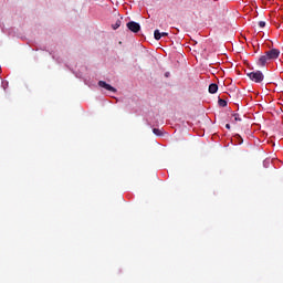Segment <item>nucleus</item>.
Returning <instances> with one entry per match:
<instances>
[{"instance_id":"obj_1","label":"nucleus","mask_w":283,"mask_h":283,"mask_svg":"<svg viewBox=\"0 0 283 283\" xmlns=\"http://www.w3.org/2000/svg\"><path fill=\"white\" fill-rule=\"evenodd\" d=\"M276 59H280V50L272 49L270 51H266L264 55H261L259 60L256 61V65L259 67H264L269 61H275Z\"/></svg>"},{"instance_id":"obj_2","label":"nucleus","mask_w":283,"mask_h":283,"mask_svg":"<svg viewBox=\"0 0 283 283\" xmlns=\"http://www.w3.org/2000/svg\"><path fill=\"white\" fill-rule=\"evenodd\" d=\"M248 77L250 81H253V83H262V81H264V73H262V71H253L248 73Z\"/></svg>"},{"instance_id":"obj_3","label":"nucleus","mask_w":283,"mask_h":283,"mask_svg":"<svg viewBox=\"0 0 283 283\" xmlns=\"http://www.w3.org/2000/svg\"><path fill=\"white\" fill-rule=\"evenodd\" d=\"M126 25L128 30H130V32H134L135 34L140 32V24L135 21H130Z\"/></svg>"},{"instance_id":"obj_4","label":"nucleus","mask_w":283,"mask_h":283,"mask_svg":"<svg viewBox=\"0 0 283 283\" xmlns=\"http://www.w3.org/2000/svg\"><path fill=\"white\" fill-rule=\"evenodd\" d=\"M99 87H103L104 90H107L108 92H116V88L112 85L107 84L105 81L98 82Z\"/></svg>"},{"instance_id":"obj_5","label":"nucleus","mask_w":283,"mask_h":283,"mask_svg":"<svg viewBox=\"0 0 283 283\" xmlns=\"http://www.w3.org/2000/svg\"><path fill=\"white\" fill-rule=\"evenodd\" d=\"M208 90L210 94H216V92H218V84L216 83L210 84Z\"/></svg>"},{"instance_id":"obj_6","label":"nucleus","mask_w":283,"mask_h":283,"mask_svg":"<svg viewBox=\"0 0 283 283\" xmlns=\"http://www.w3.org/2000/svg\"><path fill=\"white\" fill-rule=\"evenodd\" d=\"M154 36L156 41H160V39H163L160 30H155Z\"/></svg>"},{"instance_id":"obj_7","label":"nucleus","mask_w":283,"mask_h":283,"mask_svg":"<svg viewBox=\"0 0 283 283\" xmlns=\"http://www.w3.org/2000/svg\"><path fill=\"white\" fill-rule=\"evenodd\" d=\"M120 20H117L113 25H112V28H113V30H118V28H120Z\"/></svg>"},{"instance_id":"obj_8","label":"nucleus","mask_w":283,"mask_h":283,"mask_svg":"<svg viewBox=\"0 0 283 283\" xmlns=\"http://www.w3.org/2000/svg\"><path fill=\"white\" fill-rule=\"evenodd\" d=\"M234 118V123H240L242 120V118H240V114L235 113L232 115Z\"/></svg>"},{"instance_id":"obj_9","label":"nucleus","mask_w":283,"mask_h":283,"mask_svg":"<svg viewBox=\"0 0 283 283\" xmlns=\"http://www.w3.org/2000/svg\"><path fill=\"white\" fill-rule=\"evenodd\" d=\"M153 134H155V136H163V130H160L158 128H154Z\"/></svg>"},{"instance_id":"obj_10","label":"nucleus","mask_w":283,"mask_h":283,"mask_svg":"<svg viewBox=\"0 0 283 283\" xmlns=\"http://www.w3.org/2000/svg\"><path fill=\"white\" fill-rule=\"evenodd\" d=\"M218 103L220 107H227V101L219 98Z\"/></svg>"},{"instance_id":"obj_11","label":"nucleus","mask_w":283,"mask_h":283,"mask_svg":"<svg viewBox=\"0 0 283 283\" xmlns=\"http://www.w3.org/2000/svg\"><path fill=\"white\" fill-rule=\"evenodd\" d=\"M259 27H261V28H265V27H266V22H264V21H260V22H259Z\"/></svg>"},{"instance_id":"obj_12","label":"nucleus","mask_w":283,"mask_h":283,"mask_svg":"<svg viewBox=\"0 0 283 283\" xmlns=\"http://www.w3.org/2000/svg\"><path fill=\"white\" fill-rule=\"evenodd\" d=\"M169 35V33H167V32H161V38L163 36H168Z\"/></svg>"},{"instance_id":"obj_13","label":"nucleus","mask_w":283,"mask_h":283,"mask_svg":"<svg viewBox=\"0 0 283 283\" xmlns=\"http://www.w3.org/2000/svg\"><path fill=\"white\" fill-rule=\"evenodd\" d=\"M165 76H166V78H169L170 73H169V72H166V73H165Z\"/></svg>"},{"instance_id":"obj_14","label":"nucleus","mask_w":283,"mask_h":283,"mask_svg":"<svg viewBox=\"0 0 283 283\" xmlns=\"http://www.w3.org/2000/svg\"><path fill=\"white\" fill-rule=\"evenodd\" d=\"M226 129H231V125H230V124H227V125H226Z\"/></svg>"},{"instance_id":"obj_15","label":"nucleus","mask_w":283,"mask_h":283,"mask_svg":"<svg viewBox=\"0 0 283 283\" xmlns=\"http://www.w3.org/2000/svg\"><path fill=\"white\" fill-rule=\"evenodd\" d=\"M237 137H238V138H242V137H240V135H237Z\"/></svg>"}]
</instances>
